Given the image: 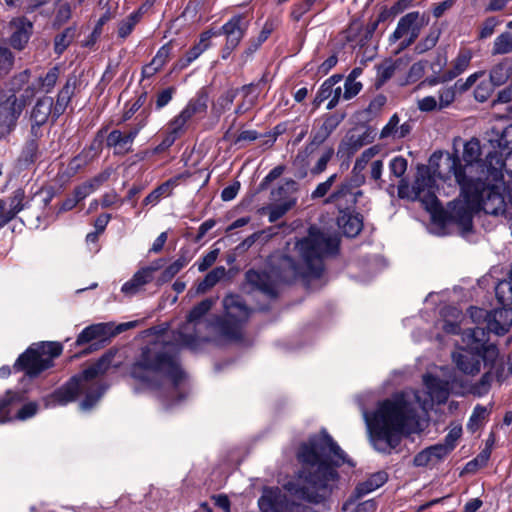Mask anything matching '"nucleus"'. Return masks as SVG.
<instances>
[{
    "instance_id": "24",
    "label": "nucleus",
    "mask_w": 512,
    "mask_h": 512,
    "mask_svg": "<svg viewBox=\"0 0 512 512\" xmlns=\"http://www.w3.org/2000/svg\"><path fill=\"white\" fill-rule=\"evenodd\" d=\"M10 27L12 30L11 45L16 49H22L32 33V23L25 18H17L11 21Z\"/></svg>"
},
{
    "instance_id": "20",
    "label": "nucleus",
    "mask_w": 512,
    "mask_h": 512,
    "mask_svg": "<svg viewBox=\"0 0 512 512\" xmlns=\"http://www.w3.org/2000/svg\"><path fill=\"white\" fill-rule=\"evenodd\" d=\"M361 195L362 191L352 189L351 182H343L339 188L325 200V203L335 204L342 212L352 207L357 202V197Z\"/></svg>"
},
{
    "instance_id": "8",
    "label": "nucleus",
    "mask_w": 512,
    "mask_h": 512,
    "mask_svg": "<svg viewBox=\"0 0 512 512\" xmlns=\"http://www.w3.org/2000/svg\"><path fill=\"white\" fill-rule=\"evenodd\" d=\"M462 340L465 346L452 353L453 362L464 374L475 375L480 371L482 353L486 344L485 328L476 326L467 329Z\"/></svg>"
},
{
    "instance_id": "37",
    "label": "nucleus",
    "mask_w": 512,
    "mask_h": 512,
    "mask_svg": "<svg viewBox=\"0 0 512 512\" xmlns=\"http://www.w3.org/2000/svg\"><path fill=\"white\" fill-rule=\"evenodd\" d=\"M387 481V474L385 472H377L372 474L367 480L359 483L356 487V493L359 497L373 492L381 487Z\"/></svg>"
},
{
    "instance_id": "19",
    "label": "nucleus",
    "mask_w": 512,
    "mask_h": 512,
    "mask_svg": "<svg viewBox=\"0 0 512 512\" xmlns=\"http://www.w3.org/2000/svg\"><path fill=\"white\" fill-rule=\"evenodd\" d=\"M262 512H291L292 507L279 488H266L258 501Z\"/></svg>"
},
{
    "instance_id": "17",
    "label": "nucleus",
    "mask_w": 512,
    "mask_h": 512,
    "mask_svg": "<svg viewBox=\"0 0 512 512\" xmlns=\"http://www.w3.org/2000/svg\"><path fill=\"white\" fill-rule=\"evenodd\" d=\"M341 80L342 76L335 74L322 83L313 101L315 108H318L321 103L328 99V110L333 109L338 104L341 97H343L341 86L338 85Z\"/></svg>"
},
{
    "instance_id": "30",
    "label": "nucleus",
    "mask_w": 512,
    "mask_h": 512,
    "mask_svg": "<svg viewBox=\"0 0 512 512\" xmlns=\"http://www.w3.org/2000/svg\"><path fill=\"white\" fill-rule=\"evenodd\" d=\"M337 224L343 234L348 237L357 236L363 227L362 218L358 214L342 212L338 217Z\"/></svg>"
},
{
    "instance_id": "36",
    "label": "nucleus",
    "mask_w": 512,
    "mask_h": 512,
    "mask_svg": "<svg viewBox=\"0 0 512 512\" xmlns=\"http://www.w3.org/2000/svg\"><path fill=\"white\" fill-rule=\"evenodd\" d=\"M512 71V59L505 58L490 71L489 82L495 87L504 84Z\"/></svg>"
},
{
    "instance_id": "41",
    "label": "nucleus",
    "mask_w": 512,
    "mask_h": 512,
    "mask_svg": "<svg viewBox=\"0 0 512 512\" xmlns=\"http://www.w3.org/2000/svg\"><path fill=\"white\" fill-rule=\"evenodd\" d=\"M243 94V101L237 106L236 113L242 114L250 110L258 98L257 87L254 84L245 85L240 90Z\"/></svg>"
},
{
    "instance_id": "64",
    "label": "nucleus",
    "mask_w": 512,
    "mask_h": 512,
    "mask_svg": "<svg viewBox=\"0 0 512 512\" xmlns=\"http://www.w3.org/2000/svg\"><path fill=\"white\" fill-rule=\"evenodd\" d=\"M425 68H426V62H424V61H419V62L414 63L410 67L409 72H408V76H407L408 82H415V81L419 80L424 75Z\"/></svg>"
},
{
    "instance_id": "43",
    "label": "nucleus",
    "mask_w": 512,
    "mask_h": 512,
    "mask_svg": "<svg viewBox=\"0 0 512 512\" xmlns=\"http://www.w3.org/2000/svg\"><path fill=\"white\" fill-rule=\"evenodd\" d=\"M207 101L208 99L205 94H199L197 97L191 99L181 112L186 116V118L191 120L196 114L206 111Z\"/></svg>"
},
{
    "instance_id": "49",
    "label": "nucleus",
    "mask_w": 512,
    "mask_h": 512,
    "mask_svg": "<svg viewBox=\"0 0 512 512\" xmlns=\"http://www.w3.org/2000/svg\"><path fill=\"white\" fill-rule=\"evenodd\" d=\"M488 414H489V411H488L487 407L482 406V405H476L474 407L472 415L469 418L467 428L470 431L474 432L482 425L483 421L488 416Z\"/></svg>"
},
{
    "instance_id": "44",
    "label": "nucleus",
    "mask_w": 512,
    "mask_h": 512,
    "mask_svg": "<svg viewBox=\"0 0 512 512\" xmlns=\"http://www.w3.org/2000/svg\"><path fill=\"white\" fill-rule=\"evenodd\" d=\"M207 101L208 99L205 94H199L197 97L191 99L181 112L186 116V118L191 120L196 114L206 111Z\"/></svg>"
},
{
    "instance_id": "56",
    "label": "nucleus",
    "mask_w": 512,
    "mask_h": 512,
    "mask_svg": "<svg viewBox=\"0 0 512 512\" xmlns=\"http://www.w3.org/2000/svg\"><path fill=\"white\" fill-rule=\"evenodd\" d=\"M337 174L330 175L324 182L317 185L315 190L311 193V199H318L324 197L331 189L337 180Z\"/></svg>"
},
{
    "instance_id": "18",
    "label": "nucleus",
    "mask_w": 512,
    "mask_h": 512,
    "mask_svg": "<svg viewBox=\"0 0 512 512\" xmlns=\"http://www.w3.org/2000/svg\"><path fill=\"white\" fill-rule=\"evenodd\" d=\"M343 119L344 115L341 114H326L316 119L310 133V138L320 145L323 144Z\"/></svg>"
},
{
    "instance_id": "62",
    "label": "nucleus",
    "mask_w": 512,
    "mask_h": 512,
    "mask_svg": "<svg viewBox=\"0 0 512 512\" xmlns=\"http://www.w3.org/2000/svg\"><path fill=\"white\" fill-rule=\"evenodd\" d=\"M319 147H320V144L316 143L315 140L310 138L309 143L305 146V148L303 150H301L298 153L296 160L302 162L303 164H306L307 159L311 155H313L319 149Z\"/></svg>"
},
{
    "instance_id": "9",
    "label": "nucleus",
    "mask_w": 512,
    "mask_h": 512,
    "mask_svg": "<svg viewBox=\"0 0 512 512\" xmlns=\"http://www.w3.org/2000/svg\"><path fill=\"white\" fill-rule=\"evenodd\" d=\"M63 347L58 342H42L34 344L17 359L14 368L24 370L30 377L39 375L50 368L53 359L62 353Z\"/></svg>"
},
{
    "instance_id": "54",
    "label": "nucleus",
    "mask_w": 512,
    "mask_h": 512,
    "mask_svg": "<svg viewBox=\"0 0 512 512\" xmlns=\"http://www.w3.org/2000/svg\"><path fill=\"white\" fill-rule=\"evenodd\" d=\"M438 39H439V31L437 29L431 30L429 32V34L416 45L415 51L418 54H422V53L432 49L437 44Z\"/></svg>"
},
{
    "instance_id": "38",
    "label": "nucleus",
    "mask_w": 512,
    "mask_h": 512,
    "mask_svg": "<svg viewBox=\"0 0 512 512\" xmlns=\"http://www.w3.org/2000/svg\"><path fill=\"white\" fill-rule=\"evenodd\" d=\"M107 144L114 148L116 154H126L131 151L133 142L126 134L114 130L108 135Z\"/></svg>"
},
{
    "instance_id": "35",
    "label": "nucleus",
    "mask_w": 512,
    "mask_h": 512,
    "mask_svg": "<svg viewBox=\"0 0 512 512\" xmlns=\"http://www.w3.org/2000/svg\"><path fill=\"white\" fill-rule=\"evenodd\" d=\"M182 178L181 175L173 177L149 193L143 200L144 205H155L158 203L162 196H169L172 190L178 185L179 180Z\"/></svg>"
},
{
    "instance_id": "33",
    "label": "nucleus",
    "mask_w": 512,
    "mask_h": 512,
    "mask_svg": "<svg viewBox=\"0 0 512 512\" xmlns=\"http://www.w3.org/2000/svg\"><path fill=\"white\" fill-rule=\"evenodd\" d=\"M215 33L206 31L201 34L199 42L194 45L185 55V58L180 60V68L187 67L190 63L196 60L204 51L210 46V40Z\"/></svg>"
},
{
    "instance_id": "51",
    "label": "nucleus",
    "mask_w": 512,
    "mask_h": 512,
    "mask_svg": "<svg viewBox=\"0 0 512 512\" xmlns=\"http://www.w3.org/2000/svg\"><path fill=\"white\" fill-rule=\"evenodd\" d=\"M59 77V69L51 68L44 77L39 78V89L42 92L49 93L54 88Z\"/></svg>"
},
{
    "instance_id": "59",
    "label": "nucleus",
    "mask_w": 512,
    "mask_h": 512,
    "mask_svg": "<svg viewBox=\"0 0 512 512\" xmlns=\"http://www.w3.org/2000/svg\"><path fill=\"white\" fill-rule=\"evenodd\" d=\"M455 99V89L453 87H446L439 91V110L450 106Z\"/></svg>"
},
{
    "instance_id": "29",
    "label": "nucleus",
    "mask_w": 512,
    "mask_h": 512,
    "mask_svg": "<svg viewBox=\"0 0 512 512\" xmlns=\"http://www.w3.org/2000/svg\"><path fill=\"white\" fill-rule=\"evenodd\" d=\"M76 83L77 79L75 76L67 79L64 87L58 93L57 101L53 108V118L59 117L65 111L76 88Z\"/></svg>"
},
{
    "instance_id": "58",
    "label": "nucleus",
    "mask_w": 512,
    "mask_h": 512,
    "mask_svg": "<svg viewBox=\"0 0 512 512\" xmlns=\"http://www.w3.org/2000/svg\"><path fill=\"white\" fill-rule=\"evenodd\" d=\"M391 174L401 177L407 170V160L401 156L394 157L389 164Z\"/></svg>"
},
{
    "instance_id": "21",
    "label": "nucleus",
    "mask_w": 512,
    "mask_h": 512,
    "mask_svg": "<svg viewBox=\"0 0 512 512\" xmlns=\"http://www.w3.org/2000/svg\"><path fill=\"white\" fill-rule=\"evenodd\" d=\"M371 142L368 133L348 132L339 144L337 156L349 160L361 147Z\"/></svg>"
},
{
    "instance_id": "46",
    "label": "nucleus",
    "mask_w": 512,
    "mask_h": 512,
    "mask_svg": "<svg viewBox=\"0 0 512 512\" xmlns=\"http://www.w3.org/2000/svg\"><path fill=\"white\" fill-rule=\"evenodd\" d=\"M140 17L141 12L135 11L131 13L129 16H127L125 19H123L118 24V36L122 39H125L127 36H129L132 30L134 29L135 25L138 23Z\"/></svg>"
},
{
    "instance_id": "10",
    "label": "nucleus",
    "mask_w": 512,
    "mask_h": 512,
    "mask_svg": "<svg viewBox=\"0 0 512 512\" xmlns=\"http://www.w3.org/2000/svg\"><path fill=\"white\" fill-rule=\"evenodd\" d=\"M441 165L431 170L426 166L418 167L415 182L412 187V199L420 200L429 211L436 212L439 208V202L436 197V180L435 176L440 179H446L447 176L441 171Z\"/></svg>"
},
{
    "instance_id": "52",
    "label": "nucleus",
    "mask_w": 512,
    "mask_h": 512,
    "mask_svg": "<svg viewBox=\"0 0 512 512\" xmlns=\"http://www.w3.org/2000/svg\"><path fill=\"white\" fill-rule=\"evenodd\" d=\"M334 155L333 147H326L322 152L320 157L318 158L315 165L311 168L310 172L313 175H318L324 172L327 168L328 162L332 159Z\"/></svg>"
},
{
    "instance_id": "13",
    "label": "nucleus",
    "mask_w": 512,
    "mask_h": 512,
    "mask_svg": "<svg viewBox=\"0 0 512 512\" xmlns=\"http://www.w3.org/2000/svg\"><path fill=\"white\" fill-rule=\"evenodd\" d=\"M425 24L424 15L410 12L400 18L395 31L389 37V42L392 44L400 41L398 51L403 50L416 40Z\"/></svg>"
},
{
    "instance_id": "61",
    "label": "nucleus",
    "mask_w": 512,
    "mask_h": 512,
    "mask_svg": "<svg viewBox=\"0 0 512 512\" xmlns=\"http://www.w3.org/2000/svg\"><path fill=\"white\" fill-rule=\"evenodd\" d=\"M494 86L489 81L481 82L475 89L474 95L477 101L484 102L492 94Z\"/></svg>"
},
{
    "instance_id": "16",
    "label": "nucleus",
    "mask_w": 512,
    "mask_h": 512,
    "mask_svg": "<svg viewBox=\"0 0 512 512\" xmlns=\"http://www.w3.org/2000/svg\"><path fill=\"white\" fill-rule=\"evenodd\" d=\"M163 264V259H157L150 265L140 268L122 285L121 292L127 297H132L142 292L144 287L153 281L155 272L162 268Z\"/></svg>"
},
{
    "instance_id": "14",
    "label": "nucleus",
    "mask_w": 512,
    "mask_h": 512,
    "mask_svg": "<svg viewBox=\"0 0 512 512\" xmlns=\"http://www.w3.org/2000/svg\"><path fill=\"white\" fill-rule=\"evenodd\" d=\"M297 190L296 181L286 180L281 186L272 190L271 199L274 202L263 212L268 214L269 222L273 223L283 217L296 204V199L291 194Z\"/></svg>"
},
{
    "instance_id": "2",
    "label": "nucleus",
    "mask_w": 512,
    "mask_h": 512,
    "mask_svg": "<svg viewBox=\"0 0 512 512\" xmlns=\"http://www.w3.org/2000/svg\"><path fill=\"white\" fill-rule=\"evenodd\" d=\"M298 459L302 463L296 482L286 484L289 493L299 499L318 503L337 479L336 467L353 466L345 452L325 432L301 445Z\"/></svg>"
},
{
    "instance_id": "47",
    "label": "nucleus",
    "mask_w": 512,
    "mask_h": 512,
    "mask_svg": "<svg viewBox=\"0 0 512 512\" xmlns=\"http://www.w3.org/2000/svg\"><path fill=\"white\" fill-rule=\"evenodd\" d=\"M495 293L500 303H512V269L508 280L498 283Z\"/></svg>"
},
{
    "instance_id": "6",
    "label": "nucleus",
    "mask_w": 512,
    "mask_h": 512,
    "mask_svg": "<svg viewBox=\"0 0 512 512\" xmlns=\"http://www.w3.org/2000/svg\"><path fill=\"white\" fill-rule=\"evenodd\" d=\"M108 367V359L102 358L97 363L85 369L80 375L73 377L66 385L57 390L46 406L52 404L66 405L73 402L78 395L84 394L85 399L80 403V409L90 410L101 398L105 387L96 381V378L104 373Z\"/></svg>"
},
{
    "instance_id": "42",
    "label": "nucleus",
    "mask_w": 512,
    "mask_h": 512,
    "mask_svg": "<svg viewBox=\"0 0 512 512\" xmlns=\"http://www.w3.org/2000/svg\"><path fill=\"white\" fill-rule=\"evenodd\" d=\"M99 6L104 10V13L101 15V17L97 21V24L92 32V36L95 39L100 36L102 26L115 16L117 9H118V1L117 0H107V2L104 3V5H99Z\"/></svg>"
},
{
    "instance_id": "40",
    "label": "nucleus",
    "mask_w": 512,
    "mask_h": 512,
    "mask_svg": "<svg viewBox=\"0 0 512 512\" xmlns=\"http://www.w3.org/2000/svg\"><path fill=\"white\" fill-rule=\"evenodd\" d=\"M225 273L226 269L223 266L216 267L197 285L195 293L197 295L204 294L215 286L225 276Z\"/></svg>"
},
{
    "instance_id": "4",
    "label": "nucleus",
    "mask_w": 512,
    "mask_h": 512,
    "mask_svg": "<svg viewBox=\"0 0 512 512\" xmlns=\"http://www.w3.org/2000/svg\"><path fill=\"white\" fill-rule=\"evenodd\" d=\"M481 144L477 138H471L464 144L461 163L457 154H448L442 164L449 170L462 191H469V184L478 176L486 179L498 180L503 171L505 162L502 153L490 152L481 160Z\"/></svg>"
},
{
    "instance_id": "32",
    "label": "nucleus",
    "mask_w": 512,
    "mask_h": 512,
    "mask_svg": "<svg viewBox=\"0 0 512 512\" xmlns=\"http://www.w3.org/2000/svg\"><path fill=\"white\" fill-rule=\"evenodd\" d=\"M190 257L181 253L177 259L167 265L156 279L158 286L171 281L189 262Z\"/></svg>"
},
{
    "instance_id": "25",
    "label": "nucleus",
    "mask_w": 512,
    "mask_h": 512,
    "mask_svg": "<svg viewBox=\"0 0 512 512\" xmlns=\"http://www.w3.org/2000/svg\"><path fill=\"white\" fill-rule=\"evenodd\" d=\"M412 126L409 122L400 125V119L397 114H393L387 124L382 128L380 139H401L411 132Z\"/></svg>"
},
{
    "instance_id": "12",
    "label": "nucleus",
    "mask_w": 512,
    "mask_h": 512,
    "mask_svg": "<svg viewBox=\"0 0 512 512\" xmlns=\"http://www.w3.org/2000/svg\"><path fill=\"white\" fill-rule=\"evenodd\" d=\"M224 317L221 324L222 333L232 339H238L240 329L250 314V310L238 295H228L223 300Z\"/></svg>"
},
{
    "instance_id": "45",
    "label": "nucleus",
    "mask_w": 512,
    "mask_h": 512,
    "mask_svg": "<svg viewBox=\"0 0 512 512\" xmlns=\"http://www.w3.org/2000/svg\"><path fill=\"white\" fill-rule=\"evenodd\" d=\"M512 52V33L504 32L498 35L493 43L492 55H503Z\"/></svg>"
},
{
    "instance_id": "1",
    "label": "nucleus",
    "mask_w": 512,
    "mask_h": 512,
    "mask_svg": "<svg viewBox=\"0 0 512 512\" xmlns=\"http://www.w3.org/2000/svg\"><path fill=\"white\" fill-rule=\"evenodd\" d=\"M423 382L426 392L406 390L379 402L371 413L362 410L370 442L377 451L389 453L404 434L416 432L419 410L427 412L433 403H444L456 375L450 368L442 367L435 375H424Z\"/></svg>"
},
{
    "instance_id": "31",
    "label": "nucleus",
    "mask_w": 512,
    "mask_h": 512,
    "mask_svg": "<svg viewBox=\"0 0 512 512\" xmlns=\"http://www.w3.org/2000/svg\"><path fill=\"white\" fill-rule=\"evenodd\" d=\"M472 51L469 49L460 50L456 58L452 62V68L448 70L443 76V81H450L463 73L469 66L472 59Z\"/></svg>"
},
{
    "instance_id": "34",
    "label": "nucleus",
    "mask_w": 512,
    "mask_h": 512,
    "mask_svg": "<svg viewBox=\"0 0 512 512\" xmlns=\"http://www.w3.org/2000/svg\"><path fill=\"white\" fill-rule=\"evenodd\" d=\"M246 280L252 287L262 291L263 293L269 296L275 295V285L269 279L267 274L250 270L246 273Z\"/></svg>"
},
{
    "instance_id": "23",
    "label": "nucleus",
    "mask_w": 512,
    "mask_h": 512,
    "mask_svg": "<svg viewBox=\"0 0 512 512\" xmlns=\"http://www.w3.org/2000/svg\"><path fill=\"white\" fill-rule=\"evenodd\" d=\"M247 26V22L243 20L242 16H235L223 25L222 30L226 35V50H228V52H231L238 46Z\"/></svg>"
},
{
    "instance_id": "22",
    "label": "nucleus",
    "mask_w": 512,
    "mask_h": 512,
    "mask_svg": "<svg viewBox=\"0 0 512 512\" xmlns=\"http://www.w3.org/2000/svg\"><path fill=\"white\" fill-rule=\"evenodd\" d=\"M509 303L489 313L486 328L495 334H504L512 324V308L507 307Z\"/></svg>"
},
{
    "instance_id": "5",
    "label": "nucleus",
    "mask_w": 512,
    "mask_h": 512,
    "mask_svg": "<svg viewBox=\"0 0 512 512\" xmlns=\"http://www.w3.org/2000/svg\"><path fill=\"white\" fill-rule=\"evenodd\" d=\"M131 376L144 388H163L173 394L184 374L174 355L161 352L157 345L143 349L131 368Z\"/></svg>"
},
{
    "instance_id": "7",
    "label": "nucleus",
    "mask_w": 512,
    "mask_h": 512,
    "mask_svg": "<svg viewBox=\"0 0 512 512\" xmlns=\"http://www.w3.org/2000/svg\"><path fill=\"white\" fill-rule=\"evenodd\" d=\"M337 247L336 235L311 227L308 236L295 245L298 260L296 262L287 261L296 275L319 276L322 271V257L326 254H333Z\"/></svg>"
},
{
    "instance_id": "60",
    "label": "nucleus",
    "mask_w": 512,
    "mask_h": 512,
    "mask_svg": "<svg viewBox=\"0 0 512 512\" xmlns=\"http://www.w3.org/2000/svg\"><path fill=\"white\" fill-rule=\"evenodd\" d=\"M401 63V60H398L393 63H384L382 66L378 69V77L382 82L387 81L390 79L395 71L399 68Z\"/></svg>"
},
{
    "instance_id": "39",
    "label": "nucleus",
    "mask_w": 512,
    "mask_h": 512,
    "mask_svg": "<svg viewBox=\"0 0 512 512\" xmlns=\"http://www.w3.org/2000/svg\"><path fill=\"white\" fill-rule=\"evenodd\" d=\"M23 400V395L20 393L8 391L5 397L0 401V423H4L12 419L11 407L18 404Z\"/></svg>"
},
{
    "instance_id": "26",
    "label": "nucleus",
    "mask_w": 512,
    "mask_h": 512,
    "mask_svg": "<svg viewBox=\"0 0 512 512\" xmlns=\"http://www.w3.org/2000/svg\"><path fill=\"white\" fill-rule=\"evenodd\" d=\"M448 455L447 449L439 444L430 446L414 457V465L418 467L432 466Z\"/></svg>"
},
{
    "instance_id": "53",
    "label": "nucleus",
    "mask_w": 512,
    "mask_h": 512,
    "mask_svg": "<svg viewBox=\"0 0 512 512\" xmlns=\"http://www.w3.org/2000/svg\"><path fill=\"white\" fill-rule=\"evenodd\" d=\"M24 193L21 190H17L14 192L13 196L7 202L9 209L7 210L6 220H11L15 217V215L20 212L23 208Z\"/></svg>"
},
{
    "instance_id": "11",
    "label": "nucleus",
    "mask_w": 512,
    "mask_h": 512,
    "mask_svg": "<svg viewBox=\"0 0 512 512\" xmlns=\"http://www.w3.org/2000/svg\"><path fill=\"white\" fill-rule=\"evenodd\" d=\"M214 305V300L205 299L196 305L187 317V321L180 327L177 333V345L195 349L198 342L204 339L200 335V327L204 325L203 317Z\"/></svg>"
},
{
    "instance_id": "15",
    "label": "nucleus",
    "mask_w": 512,
    "mask_h": 512,
    "mask_svg": "<svg viewBox=\"0 0 512 512\" xmlns=\"http://www.w3.org/2000/svg\"><path fill=\"white\" fill-rule=\"evenodd\" d=\"M24 108L15 94L0 95V138L11 131Z\"/></svg>"
},
{
    "instance_id": "27",
    "label": "nucleus",
    "mask_w": 512,
    "mask_h": 512,
    "mask_svg": "<svg viewBox=\"0 0 512 512\" xmlns=\"http://www.w3.org/2000/svg\"><path fill=\"white\" fill-rule=\"evenodd\" d=\"M51 115L53 116V99L51 97L39 99L31 112L32 129L45 124Z\"/></svg>"
},
{
    "instance_id": "28",
    "label": "nucleus",
    "mask_w": 512,
    "mask_h": 512,
    "mask_svg": "<svg viewBox=\"0 0 512 512\" xmlns=\"http://www.w3.org/2000/svg\"><path fill=\"white\" fill-rule=\"evenodd\" d=\"M112 325L109 323H97L86 327L77 337L76 345L81 346L92 340L111 335Z\"/></svg>"
},
{
    "instance_id": "50",
    "label": "nucleus",
    "mask_w": 512,
    "mask_h": 512,
    "mask_svg": "<svg viewBox=\"0 0 512 512\" xmlns=\"http://www.w3.org/2000/svg\"><path fill=\"white\" fill-rule=\"evenodd\" d=\"M237 92L238 90L234 89L224 92L213 104V110L218 114L229 110L237 95Z\"/></svg>"
},
{
    "instance_id": "57",
    "label": "nucleus",
    "mask_w": 512,
    "mask_h": 512,
    "mask_svg": "<svg viewBox=\"0 0 512 512\" xmlns=\"http://www.w3.org/2000/svg\"><path fill=\"white\" fill-rule=\"evenodd\" d=\"M377 147H370L362 152V154L356 159L354 164L355 171H363L366 168L368 162L378 153Z\"/></svg>"
},
{
    "instance_id": "3",
    "label": "nucleus",
    "mask_w": 512,
    "mask_h": 512,
    "mask_svg": "<svg viewBox=\"0 0 512 512\" xmlns=\"http://www.w3.org/2000/svg\"><path fill=\"white\" fill-rule=\"evenodd\" d=\"M503 171L498 180L478 176L469 184V191L461 190V197L452 201L443 211V222L455 224L463 232L470 231L473 213L482 209L491 215H501L505 212L506 203L502 195Z\"/></svg>"
},
{
    "instance_id": "55",
    "label": "nucleus",
    "mask_w": 512,
    "mask_h": 512,
    "mask_svg": "<svg viewBox=\"0 0 512 512\" xmlns=\"http://www.w3.org/2000/svg\"><path fill=\"white\" fill-rule=\"evenodd\" d=\"M462 435V427L460 425H456L452 427L448 434L445 437L444 443H440L439 445L447 449V453L449 454L456 446V442Z\"/></svg>"
},
{
    "instance_id": "63",
    "label": "nucleus",
    "mask_w": 512,
    "mask_h": 512,
    "mask_svg": "<svg viewBox=\"0 0 512 512\" xmlns=\"http://www.w3.org/2000/svg\"><path fill=\"white\" fill-rule=\"evenodd\" d=\"M362 89V84L358 81L346 79L344 83L343 98L349 100L356 96Z\"/></svg>"
},
{
    "instance_id": "48",
    "label": "nucleus",
    "mask_w": 512,
    "mask_h": 512,
    "mask_svg": "<svg viewBox=\"0 0 512 512\" xmlns=\"http://www.w3.org/2000/svg\"><path fill=\"white\" fill-rule=\"evenodd\" d=\"M75 29L67 28L61 34L57 35L54 40V49L57 54H62L73 41Z\"/></svg>"
}]
</instances>
